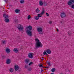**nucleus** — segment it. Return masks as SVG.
Here are the masks:
<instances>
[{"instance_id": "obj_1", "label": "nucleus", "mask_w": 74, "mask_h": 74, "mask_svg": "<svg viewBox=\"0 0 74 74\" xmlns=\"http://www.w3.org/2000/svg\"><path fill=\"white\" fill-rule=\"evenodd\" d=\"M26 28L27 30L28 29H29L26 31L27 33L29 36H32V32L31 30H32V27L30 25L26 27Z\"/></svg>"}, {"instance_id": "obj_2", "label": "nucleus", "mask_w": 74, "mask_h": 74, "mask_svg": "<svg viewBox=\"0 0 74 74\" xmlns=\"http://www.w3.org/2000/svg\"><path fill=\"white\" fill-rule=\"evenodd\" d=\"M35 40L36 41V46H35L36 48H37L38 47H42V46L43 45L41 43L40 40L38 39H35Z\"/></svg>"}, {"instance_id": "obj_3", "label": "nucleus", "mask_w": 74, "mask_h": 74, "mask_svg": "<svg viewBox=\"0 0 74 74\" xmlns=\"http://www.w3.org/2000/svg\"><path fill=\"white\" fill-rule=\"evenodd\" d=\"M18 28L19 31H21V32L23 31L24 29V28L22 27V25L21 24L19 25Z\"/></svg>"}, {"instance_id": "obj_4", "label": "nucleus", "mask_w": 74, "mask_h": 74, "mask_svg": "<svg viewBox=\"0 0 74 74\" xmlns=\"http://www.w3.org/2000/svg\"><path fill=\"white\" fill-rule=\"evenodd\" d=\"M74 3V0H69L68 3L67 4L68 5H70V6L72 5Z\"/></svg>"}, {"instance_id": "obj_5", "label": "nucleus", "mask_w": 74, "mask_h": 74, "mask_svg": "<svg viewBox=\"0 0 74 74\" xmlns=\"http://www.w3.org/2000/svg\"><path fill=\"white\" fill-rule=\"evenodd\" d=\"M61 17L62 18L66 17V14L64 13H61L60 15Z\"/></svg>"}, {"instance_id": "obj_6", "label": "nucleus", "mask_w": 74, "mask_h": 74, "mask_svg": "<svg viewBox=\"0 0 74 74\" xmlns=\"http://www.w3.org/2000/svg\"><path fill=\"white\" fill-rule=\"evenodd\" d=\"M37 30L39 33H41L42 31V28L41 27L37 28Z\"/></svg>"}, {"instance_id": "obj_7", "label": "nucleus", "mask_w": 74, "mask_h": 74, "mask_svg": "<svg viewBox=\"0 0 74 74\" xmlns=\"http://www.w3.org/2000/svg\"><path fill=\"white\" fill-rule=\"evenodd\" d=\"M33 53H29V55H28V56L29 58H33Z\"/></svg>"}, {"instance_id": "obj_8", "label": "nucleus", "mask_w": 74, "mask_h": 74, "mask_svg": "<svg viewBox=\"0 0 74 74\" xmlns=\"http://www.w3.org/2000/svg\"><path fill=\"white\" fill-rule=\"evenodd\" d=\"M45 13V8H43L42 12L40 14L41 15H44V14Z\"/></svg>"}, {"instance_id": "obj_9", "label": "nucleus", "mask_w": 74, "mask_h": 74, "mask_svg": "<svg viewBox=\"0 0 74 74\" xmlns=\"http://www.w3.org/2000/svg\"><path fill=\"white\" fill-rule=\"evenodd\" d=\"M14 69L16 71H17L19 69V66L18 65H16L14 66Z\"/></svg>"}, {"instance_id": "obj_10", "label": "nucleus", "mask_w": 74, "mask_h": 74, "mask_svg": "<svg viewBox=\"0 0 74 74\" xmlns=\"http://www.w3.org/2000/svg\"><path fill=\"white\" fill-rule=\"evenodd\" d=\"M3 17H4L5 18V19L6 18H8L9 17L8 16V15H7V14H3Z\"/></svg>"}, {"instance_id": "obj_11", "label": "nucleus", "mask_w": 74, "mask_h": 74, "mask_svg": "<svg viewBox=\"0 0 74 74\" xmlns=\"http://www.w3.org/2000/svg\"><path fill=\"white\" fill-rule=\"evenodd\" d=\"M46 52L49 55L51 53V50L49 49H47V50L46 51Z\"/></svg>"}, {"instance_id": "obj_12", "label": "nucleus", "mask_w": 74, "mask_h": 74, "mask_svg": "<svg viewBox=\"0 0 74 74\" xmlns=\"http://www.w3.org/2000/svg\"><path fill=\"white\" fill-rule=\"evenodd\" d=\"M6 63L7 64H10L11 63V60L10 59H8L6 61Z\"/></svg>"}, {"instance_id": "obj_13", "label": "nucleus", "mask_w": 74, "mask_h": 74, "mask_svg": "<svg viewBox=\"0 0 74 74\" xmlns=\"http://www.w3.org/2000/svg\"><path fill=\"white\" fill-rule=\"evenodd\" d=\"M8 18H5L4 21L5 22H7V23H8L9 22H10V20Z\"/></svg>"}, {"instance_id": "obj_14", "label": "nucleus", "mask_w": 74, "mask_h": 74, "mask_svg": "<svg viewBox=\"0 0 74 74\" xmlns=\"http://www.w3.org/2000/svg\"><path fill=\"white\" fill-rule=\"evenodd\" d=\"M25 62L26 64H28L29 62V59H26L25 60Z\"/></svg>"}, {"instance_id": "obj_15", "label": "nucleus", "mask_w": 74, "mask_h": 74, "mask_svg": "<svg viewBox=\"0 0 74 74\" xmlns=\"http://www.w3.org/2000/svg\"><path fill=\"white\" fill-rule=\"evenodd\" d=\"M13 51L14 52H15L16 53H17L18 51H19V50H18V49H16V48H14L13 50Z\"/></svg>"}, {"instance_id": "obj_16", "label": "nucleus", "mask_w": 74, "mask_h": 74, "mask_svg": "<svg viewBox=\"0 0 74 74\" xmlns=\"http://www.w3.org/2000/svg\"><path fill=\"white\" fill-rule=\"evenodd\" d=\"M6 52H7V53H9V52H10V49L8 48H7L6 49Z\"/></svg>"}, {"instance_id": "obj_17", "label": "nucleus", "mask_w": 74, "mask_h": 74, "mask_svg": "<svg viewBox=\"0 0 74 74\" xmlns=\"http://www.w3.org/2000/svg\"><path fill=\"white\" fill-rule=\"evenodd\" d=\"M39 5H40L41 6H42V5H43V3H42V2L41 1H40L39 2Z\"/></svg>"}, {"instance_id": "obj_18", "label": "nucleus", "mask_w": 74, "mask_h": 74, "mask_svg": "<svg viewBox=\"0 0 74 74\" xmlns=\"http://www.w3.org/2000/svg\"><path fill=\"white\" fill-rule=\"evenodd\" d=\"M20 3L21 4H23L25 3V0H21L20 1Z\"/></svg>"}, {"instance_id": "obj_19", "label": "nucleus", "mask_w": 74, "mask_h": 74, "mask_svg": "<svg viewBox=\"0 0 74 74\" xmlns=\"http://www.w3.org/2000/svg\"><path fill=\"white\" fill-rule=\"evenodd\" d=\"M36 12H37V13H38L40 12V9L38 8H37L36 10Z\"/></svg>"}, {"instance_id": "obj_20", "label": "nucleus", "mask_w": 74, "mask_h": 74, "mask_svg": "<svg viewBox=\"0 0 74 74\" xmlns=\"http://www.w3.org/2000/svg\"><path fill=\"white\" fill-rule=\"evenodd\" d=\"M15 12L16 13H18L20 12V10L18 9H16L15 10Z\"/></svg>"}, {"instance_id": "obj_21", "label": "nucleus", "mask_w": 74, "mask_h": 74, "mask_svg": "<svg viewBox=\"0 0 74 74\" xmlns=\"http://www.w3.org/2000/svg\"><path fill=\"white\" fill-rule=\"evenodd\" d=\"M14 69L12 68H10L9 70V71L11 73H12V72L13 71Z\"/></svg>"}, {"instance_id": "obj_22", "label": "nucleus", "mask_w": 74, "mask_h": 74, "mask_svg": "<svg viewBox=\"0 0 74 74\" xmlns=\"http://www.w3.org/2000/svg\"><path fill=\"white\" fill-rule=\"evenodd\" d=\"M69 36H71V32L70 31H69L68 33Z\"/></svg>"}, {"instance_id": "obj_23", "label": "nucleus", "mask_w": 74, "mask_h": 74, "mask_svg": "<svg viewBox=\"0 0 74 74\" xmlns=\"http://www.w3.org/2000/svg\"><path fill=\"white\" fill-rule=\"evenodd\" d=\"M2 43L3 44L5 45V44H6V42L5 40L4 41H2Z\"/></svg>"}, {"instance_id": "obj_24", "label": "nucleus", "mask_w": 74, "mask_h": 74, "mask_svg": "<svg viewBox=\"0 0 74 74\" xmlns=\"http://www.w3.org/2000/svg\"><path fill=\"white\" fill-rule=\"evenodd\" d=\"M35 19H36V20H38L39 18H38L37 16H36L35 17Z\"/></svg>"}, {"instance_id": "obj_25", "label": "nucleus", "mask_w": 74, "mask_h": 74, "mask_svg": "<svg viewBox=\"0 0 74 74\" xmlns=\"http://www.w3.org/2000/svg\"><path fill=\"white\" fill-rule=\"evenodd\" d=\"M52 72H55V68H53L51 69Z\"/></svg>"}, {"instance_id": "obj_26", "label": "nucleus", "mask_w": 74, "mask_h": 74, "mask_svg": "<svg viewBox=\"0 0 74 74\" xmlns=\"http://www.w3.org/2000/svg\"><path fill=\"white\" fill-rule=\"evenodd\" d=\"M32 70V68L31 67H30L29 68H28V71H30L31 70Z\"/></svg>"}, {"instance_id": "obj_27", "label": "nucleus", "mask_w": 74, "mask_h": 74, "mask_svg": "<svg viewBox=\"0 0 74 74\" xmlns=\"http://www.w3.org/2000/svg\"><path fill=\"white\" fill-rule=\"evenodd\" d=\"M40 15H41L40 14H38V18H40V17H41V16H40Z\"/></svg>"}, {"instance_id": "obj_28", "label": "nucleus", "mask_w": 74, "mask_h": 74, "mask_svg": "<svg viewBox=\"0 0 74 74\" xmlns=\"http://www.w3.org/2000/svg\"><path fill=\"white\" fill-rule=\"evenodd\" d=\"M43 55H47V52H46L45 51L43 52Z\"/></svg>"}, {"instance_id": "obj_29", "label": "nucleus", "mask_w": 74, "mask_h": 74, "mask_svg": "<svg viewBox=\"0 0 74 74\" xmlns=\"http://www.w3.org/2000/svg\"><path fill=\"white\" fill-rule=\"evenodd\" d=\"M39 67H43V65L41 64H39Z\"/></svg>"}, {"instance_id": "obj_30", "label": "nucleus", "mask_w": 74, "mask_h": 74, "mask_svg": "<svg viewBox=\"0 0 74 74\" xmlns=\"http://www.w3.org/2000/svg\"><path fill=\"white\" fill-rule=\"evenodd\" d=\"M33 64V62H30L29 64V66H31L32 65V64Z\"/></svg>"}, {"instance_id": "obj_31", "label": "nucleus", "mask_w": 74, "mask_h": 74, "mask_svg": "<svg viewBox=\"0 0 74 74\" xmlns=\"http://www.w3.org/2000/svg\"><path fill=\"white\" fill-rule=\"evenodd\" d=\"M28 19H30L31 18V17H30V15H29L28 16Z\"/></svg>"}, {"instance_id": "obj_32", "label": "nucleus", "mask_w": 74, "mask_h": 74, "mask_svg": "<svg viewBox=\"0 0 74 74\" xmlns=\"http://www.w3.org/2000/svg\"><path fill=\"white\" fill-rule=\"evenodd\" d=\"M17 70L18 71H21V68H18V69Z\"/></svg>"}, {"instance_id": "obj_33", "label": "nucleus", "mask_w": 74, "mask_h": 74, "mask_svg": "<svg viewBox=\"0 0 74 74\" xmlns=\"http://www.w3.org/2000/svg\"><path fill=\"white\" fill-rule=\"evenodd\" d=\"M2 58L3 59H5V56H2Z\"/></svg>"}, {"instance_id": "obj_34", "label": "nucleus", "mask_w": 74, "mask_h": 74, "mask_svg": "<svg viewBox=\"0 0 74 74\" xmlns=\"http://www.w3.org/2000/svg\"><path fill=\"white\" fill-rule=\"evenodd\" d=\"M44 5L45 6H47V3H45L44 4Z\"/></svg>"}, {"instance_id": "obj_35", "label": "nucleus", "mask_w": 74, "mask_h": 74, "mask_svg": "<svg viewBox=\"0 0 74 74\" xmlns=\"http://www.w3.org/2000/svg\"><path fill=\"white\" fill-rule=\"evenodd\" d=\"M71 7L72 8H73V9H74V5H72Z\"/></svg>"}, {"instance_id": "obj_36", "label": "nucleus", "mask_w": 74, "mask_h": 74, "mask_svg": "<svg viewBox=\"0 0 74 74\" xmlns=\"http://www.w3.org/2000/svg\"><path fill=\"white\" fill-rule=\"evenodd\" d=\"M47 64H48L49 66H51V64L50 63V62H48Z\"/></svg>"}, {"instance_id": "obj_37", "label": "nucleus", "mask_w": 74, "mask_h": 74, "mask_svg": "<svg viewBox=\"0 0 74 74\" xmlns=\"http://www.w3.org/2000/svg\"><path fill=\"white\" fill-rule=\"evenodd\" d=\"M46 14L47 16H49V14L47 13H46Z\"/></svg>"}, {"instance_id": "obj_38", "label": "nucleus", "mask_w": 74, "mask_h": 74, "mask_svg": "<svg viewBox=\"0 0 74 74\" xmlns=\"http://www.w3.org/2000/svg\"><path fill=\"white\" fill-rule=\"evenodd\" d=\"M28 67V66L27 65L25 64V68H27V67Z\"/></svg>"}, {"instance_id": "obj_39", "label": "nucleus", "mask_w": 74, "mask_h": 74, "mask_svg": "<svg viewBox=\"0 0 74 74\" xmlns=\"http://www.w3.org/2000/svg\"><path fill=\"white\" fill-rule=\"evenodd\" d=\"M49 23H50V24H52V21H49Z\"/></svg>"}, {"instance_id": "obj_40", "label": "nucleus", "mask_w": 74, "mask_h": 74, "mask_svg": "<svg viewBox=\"0 0 74 74\" xmlns=\"http://www.w3.org/2000/svg\"><path fill=\"white\" fill-rule=\"evenodd\" d=\"M15 22L16 23H17L18 22V20H15Z\"/></svg>"}, {"instance_id": "obj_41", "label": "nucleus", "mask_w": 74, "mask_h": 74, "mask_svg": "<svg viewBox=\"0 0 74 74\" xmlns=\"http://www.w3.org/2000/svg\"><path fill=\"white\" fill-rule=\"evenodd\" d=\"M44 68L48 69V68H49V66L48 67V66H47V67H44Z\"/></svg>"}, {"instance_id": "obj_42", "label": "nucleus", "mask_w": 74, "mask_h": 74, "mask_svg": "<svg viewBox=\"0 0 74 74\" xmlns=\"http://www.w3.org/2000/svg\"><path fill=\"white\" fill-rule=\"evenodd\" d=\"M42 71H43V70L41 69V72H42Z\"/></svg>"}, {"instance_id": "obj_43", "label": "nucleus", "mask_w": 74, "mask_h": 74, "mask_svg": "<svg viewBox=\"0 0 74 74\" xmlns=\"http://www.w3.org/2000/svg\"><path fill=\"white\" fill-rule=\"evenodd\" d=\"M57 32H59V29L58 28L57 29Z\"/></svg>"}, {"instance_id": "obj_44", "label": "nucleus", "mask_w": 74, "mask_h": 74, "mask_svg": "<svg viewBox=\"0 0 74 74\" xmlns=\"http://www.w3.org/2000/svg\"><path fill=\"white\" fill-rule=\"evenodd\" d=\"M39 34H42V33L40 32L39 33Z\"/></svg>"}, {"instance_id": "obj_45", "label": "nucleus", "mask_w": 74, "mask_h": 74, "mask_svg": "<svg viewBox=\"0 0 74 74\" xmlns=\"http://www.w3.org/2000/svg\"><path fill=\"white\" fill-rule=\"evenodd\" d=\"M5 2H7V0H4Z\"/></svg>"}, {"instance_id": "obj_46", "label": "nucleus", "mask_w": 74, "mask_h": 74, "mask_svg": "<svg viewBox=\"0 0 74 74\" xmlns=\"http://www.w3.org/2000/svg\"><path fill=\"white\" fill-rule=\"evenodd\" d=\"M44 59V58H42V60H44V59Z\"/></svg>"}, {"instance_id": "obj_47", "label": "nucleus", "mask_w": 74, "mask_h": 74, "mask_svg": "<svg viewBox=\"0 0 74 74\" xmlns=\"http://www.w3.org/2000/svg\"><path fill=\"white\" fill-rule=\"evenodd\" d=\"M51 74H54L53 73H51Z\"/></svg>"}, {"instance_id": "obj_48", "label": "nucleus", "mask_w": 74, "mask_h": 74, "mask_svg": "<svg viewBox=\"0 0 74 74\" xmlns=\"http://www.w3.org/2000/svg\"><path fill=\"white\" fill-rule=\"evenodd\" d=\"M9 7H10V6H11V5H9Z\"/></svg>"}]
</instances>
